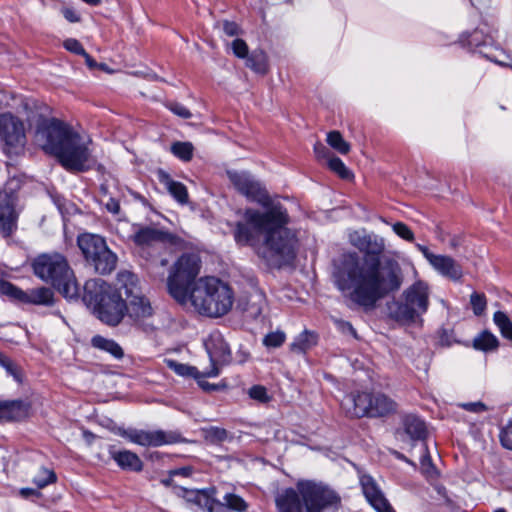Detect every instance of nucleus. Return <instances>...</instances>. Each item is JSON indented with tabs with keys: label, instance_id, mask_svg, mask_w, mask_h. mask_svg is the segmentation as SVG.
Segmentation results:
<instances>
[{
	"label": "nucleus",
	"instance_id": "f257e3e1",
	"mask_svg": "<svg viewBox=\"0 0 512 512\" xmlns=\"http://www.w3.org/2000/svg\"><path fill=\"white\" fill-rule=\"evenodd\" d=\"M349 242L364 256L348 252L334 260L333 283L344 297L365 309H372L380 299L401 287V267L393 258L381 259L386 245L384 238L377 234L353 231Z\"/></svg>",
	"mask_w": 512,
	"mask_h": 512
},
{
	"label": "nucleus",
	"instance_id": "f03ea898",
	"mask_svg": "<svg viewBox=\"0 0 512 512\" xmlns=\"http://www.w3.org/2000/svg\"><path fill=\"white\" fill-rule=\"evenodd\" d=\"M233 187L246 198L266 208L264 212L247 209L244 222H239L234 231L239 245L251 246L257 255L272 265L281 266L295 257V235L286 226L289 223L287 210L271 201L266 189L249 172L227 170Z\"/></svg>",
	"mask_w": 512,
	"mask_h": 512
},
{
	"label": "nucleus",
	"instance_id": "7ed1b4c3",
	"mask_svg": "<svg viewBox=\"0 0 512 512\" xmlns=\"http://www.w3.org/2000/svg\"><path fill=\"white\" fill-rule=\"evenodd\" d=\"M35 141L68 170L84 171L90 167L91 139L80 135L60 120L50 119L40 123L35 133Z\"/></svg>",
	"mask_w": 512,
	"mask_h": 512
},
{
	"label": "nucleus",
	"instance_id": "20e7f679",
	"mask_svg": "<svg viewBox=\"0 0 512 512\" xmlns=\"http://www.w3.org/2000/svg\"><path fill=\"white\" fill-rule=\"evenodd\" d=\"M339 504L340 497L334 490L313 481H299L297 491L288 488L276 497L279 512H322Z\"/></svg>",
	"mask_w": 512,
	"mask_h": 512
},
{
	"label": "nucleus",
	"instance_id": "39448f33",
	"mask_svg": "<svg viewBox=\"0 0 512 512\" xmlns=\"http://www.w3.org/2000/svg\"><path fill=\"white\" fill-rule=\"evenodd\" d=\"M234 302L232 289L215 277H201L187 295L186 305L190 304L200 315L218 318L227 314Z\"/></svg>",
	"mask_w": 512,
	"mask_h": 512
},
{
	"label": "nucleus",
	"instance_id": "423d86ee",
	"mask_svg": "<svg viewBox=\"0 0 512 512\" xmlns=\"http://www.w3.org/2000/svg\"><path fill=\"white\" fill-rule=\"evenodd\" d=\"M124 290L113 288L101 279L88 280L84 285L83 299L94 307L97 317L107 325H118L126 311Z\"/></svg>",
	"mask_w": 512,
	"mask_h": 512
},
{
	"label": "nucleus",
	"instance_id": "0eeeda50",
	"mask_svg": "<svg viewBox=\"0 0 512 512\" xmlns=\"http://www.w3.org/2000/svg\"><path fill=\"white\" fill-rule=\"evenodd\" d=\"M32 267L37 277L50 282L65 298L72 300L79 297V286L62 254H41L33 260Z\"/></svg>",
	"mask_w": 512,
	"mask_h": 512
},
{
	"label": "nucleus",
	"instance_id": "6e6552de",
	"mask_svg": "<svg viewBox=\"0 0 512 512\" xmlns=\"http://www.w3.org/2000/svg\"><path fill=\"white\" fill-rule=\"evenodd\" d=\"M429 295L427 283L416 281L389 306L390 316L403 325L422 324V317L429 307Z\"/></svg>",
	"mask_w": 512,
	"mask_h": 512
},
{
	"label": "nucleus",
	"instance_id": "1a4fd4ad",
	"mask_svg": "<svg viewBox=\"0 0 512 512\" xmlns=\"http://www.w3.org/2000/svg\"><path fill=\"white\" fill-rule=\"evenodd\" d=\"M201 261L195 253L182 254L170 269L167 287L170 295L181 305H186L187 295L197 281Z\"/></svg>",
	"mask_w": 512,
	"mask_h": 512
},
{
	"label": "nucleus",
	"instance_id": "9d476101",
	"mask_svg": "<svg viewBox=\"0 0 512 512\" xmlns=\"http://www.w3.org/2000/svg\"><path fill=\"white\" fill-rule=\"evenodd\" d=\"M77 243L86 261L96 272L108 274L115 269L117 256L108 248L102 237L84 233L78 237Z\"/></svg>",
	"mask_w": 512,
	"mask_h": 512
},
{
	"label": "nucleus",
	"instance_id": "9b49d317",
	"mask_svg": "<svg viewBox=\"0 0 512 512\" xmlns=\"http://www.w3.org/2000/svg\"><path fill=\"white\" fill-rule=\"evenodd\" d=\"M117 285L124 290L126 297V311L135 320L150 317L153 313L151 303L142 294L138 285V278L129 271H122L117 275Z\"/></svg>",
	"mask_w": 512,
	"mask_h": 512
},
{
	"label": "nucleus",
	"instance_id": "f8f14e48",
	"mask_svg": "<svg viewBox=\"0 0 512 512\" xmlns=\"http://www.w3.org/2000/svg\"><path fill=\"white\" fill-rule=\"evenodd\" d=\"M0 141L6 153H18L26 144L23 121L11 112L0 113Z\"/></svg>",
	"mask_w": 512,
	"mask_h": 512
},
{
	"label": "nucleus",
	"instance_id": "ddd939ff",
	"mask_svg": "<svg viewBox=\"0 0 512 512\" xmlns=\"http://www.w3.org/2000/svg\"><path fill=\"white\" fill-rule=\"evenodd\" d=\"M116 434L127 439L129 442L140 446L158 447L173 444L179 441V435L174 432L163 430H142L118 428Z\"/></svg>",
	"mask_w": 512,
	"mask_h": 512
},
{
	"label": "nucleus",
	"instance_id": "4468645a",
	"mask_svg": "<svg viewBox=\"0 0 512 512\" xmlns=\"http://www.w3.org/2000/svg\"><path fill=\"white\" fill-rule=\"evenodd\" d=\"M204 346L211 362V368L205 371L208 377H217L220 366L230 360V347L219 331H212L205 339Z\"/></svg>",
	"mask_w": 512,
	"mask_h": 512
},
{
	"label": "nucleus",
	"instance_id": "2eb2a0df",
	"mask_svg": "<svg viewBox=\"0 0 512 512\" xmlns=\"http://www.w3.org/2000/svg\"><path fill=\"white\" fill-rule=\"evenodd\" d=\"M16 206L15 195L5 191L0 193V235L4 238L12 236L18 228L19 211Z\"/></svg>",
	"mask_w": 512,
	"mask_h": 512
},
{
	"label": "nucleus",
	"instance_id": "dca6fc26",
	"mask_svg": "<svg viewBox=\"0 0 512 512\" xmlns=\"http://www.w3.org/2000/svg\"><path fill=\"white\" fill-rule=\"evenodd\" d=\"M360 485L365 498L377 512H395L370 475H362Z\"/></svg>",
	"mask_w": 512,
	"mask_h": 512
},
{
	"label": "nucleus",
	"instance_id": "f3484780",
	"mask_svg": "<svg viewBox=\"0 0 512 512\" xmlns=\"http://www.w3.org/2000/svg\"><path fill=\"white\" fill-rule=\"evenodd\" d=\"M373 396L371 393H357L347 395L342 405L347 413L353 417L370 416Z\"/></svg>",
	"mask_w": 512,
	"mask_h": 512
},
{
	"label": "nucleus",
	"instance_id": "a211bd4d",
	"mask_svg": "<svg viewBox=\"0 0 512 512\" xmlns=\"http://www.w3.org/2000/svg\"><path fill=\"white\" fill-rule=\"evenodd\" d=\"M403 426V432L398 433L401 441L409 440L411 442L421 441L422 444L425 443L427 429L424 421L414 415H408L404 418Z\"/></svg>",
	"mask_w": 512,
	"mask_h": 512
},
{
	"label": "nucleus",
	"instance_id": "6ab92c4d",
	"mask_svg": "<svg viewBox=\"0 0 512 512\" xmlns=\"http://www.w3.org/2000/svg\"><path fill=\"white\" fill-rule=\"evenodd\" d=\"M30 405L21 400L0 401V421H19L29 414Z\"/></svg>",
	"mask_w": 512,
	"mask_h": 512
},
{
	"label": "nucleus",
	"instance_id": "aec40b11",
	"mask_svg": "<svg viewBox=\"0 0 512 512\" xmlns=\"http://www.w3.org/2000/svg\"><path fill=\"white\" fill-rule=\"evenodd\" d=\"M429 258L430 264L441 275L455 281L462 277L461 267L453 258L445 255H431Z\"/></svg>",
	"mask_w": 512,
	"mask_h": 512
},
{
	"label": "nucleus",
	"instance_id": "412c9836",
	"mask_svg": "<svg viewBox=\"0 0 512 512\" xmlns=\"http://www.w3.org/2000/svg\"><path fill=\"white\" fill-rule=\"evenodd\" d=\"M109 454L117 465L124 470L139 472L143 469V462L134 452L129 450L116 451L111 447Z\"/></svg>",
	"mask_w": 512,
	"mask_h": 512
},
{
	"label": "nucleus",
	"instance_id": "4be33fe9",
	"mask_svg": "<svg viewBox=\"0 0 512 512\" xmlns=\"http://www.w3.org/2000/svg\"><path fill=\"white\" fill-rule=\"evenodd\" d=\"M133 240L138 246H151L159 242L169 240V234L153 227H142L133 235Z\"/></svg>",
	"mask_w": 512,
	"mask_h": 512
},
{
	"label": "nucleus",
	"instance_id": "5701e85b",
	"mask_svg": "<svg viewBox=\"0 0 512 512\" xmlns=\"http://www.w3.org/2000/svg\"><path fill=\"white\" fill-rule=\"evenodd\" d=\"M371 417L384 416L396 410V403L382 393L372 394Z\"/></svg>",
	"mask_w": 512,
	"mask_h": 512
},
{
	"label": "nucleus",
	"instance_id": "b1692460",
	"mask_svg": "<svg viewBox=\"0 0 512 512\" xmlns=\"http://www.w3.org/2000/svg\"><path fill=\"white\" fill-rule=\"evenodd\" d=\"M54 302V293L48 287H38L27 290L26 302L34 305H52Z\"/></svg>",
	"mask_w": 512,
	"mask_h": 512
},
{
	"label": "nucleus",
	"instance_id": "393cba45",
	"mask_svg": "<svg viewBox=\"0 0 512 512\" xmlns=\"http://www.w3.org/2000/svg\"><path fill=\"white\" fill-rule=\"evenodd\" d=\"M317 343V336L307 330L300 333L290 344L291 351L295 353H305Z\"/></svg>",
	"mask_w": 512,
	"mask_h": 512
},
{
	"label": "nucleus",
	"instance_id": "a878e982",
	"mask_svg": "<svg viewBox=\"0 0 512 512\" xmlns=\"http://www.w3.org/2000/svg\"><path fill=\"white\" fill-rule=\"evenodd\" d=\"M246 59V66L256 73L264 74L267 71V57L264 51L254 50Z\"/></svg>",
	"mask_w": 512,
	"mask_h": 512
},
{
	"label": "nucleus",
	"instance_id": "bb28decb",
	"mask_svg": "<svg viewBox=\"0 0 512 512\" xmlns=\"http://www.w3.org/2000/svg\"><path fill=\"white\" fill-rule=\"evenodd\" d=\"M92 345L95 348H98L100 350H104L108 353H110L112 356H114L117 359H120L123 357V350L120 347L118 343H116L113 340L106 339L102 336H94L92 338Z\"/></svg>",
	"mask_w": 512,
	"mask_h": 512
},
{
	"label": "nucleus",
	"instance_id": "cd10ccee",
	"mask_svg": "<svg viewBox=\"0 0 512 512\" xmlns=\"http://www.w3.org/2000/svg\"><path fill=\"white\" fill-rule=\"evenodd\" d=\"M473 347L477 350L491 351L498 347V339L492 333L484 331L474 338Z\"/></svg>",
	"mask_w": 512,
	"mask_h": 512
},
{
	"label": "nucleus",
	"instance_id": "c85d7f7f",
	"mask_svg": "<svg viewBox=\"0 0 512 512\" xmlns=\"http://www.w3.org/2000/svg\"><path fill=\"white\" fill-rule=\"evenodd\" d=\"M326 141L329 146L343 155L349 153L351 149L350 144L342 137L339 131L329 132Z\"/></svg>",
	"mask_w": 512,
	"mask_h": 512
},
{
	"label": "nucleus",
	"instance_id": "c756f323",
	"mask_svg": "<svg viewBox=\"0 0 512 512\" xmlns=\"http://www.w3.org/2000/svg\"><path fill=\"white\" fill-rule=\"evenodd\" d=\"M493 321L499 328L503 337L512 342V322L509 317L502 311L494 313Z\"/></svg>",
	"mask_w": 512,
	"mask_h": 512
},
{
	"label": "nucleus",
	"instance_id": "7c9ffc66",
	"mask_svg": "<svg viewBox=\"0 0 512 512\" xmlns=\"http://www.w3.org/2000/svg\"><path fill=\"white\" fill-rule=\"evenodd\" d=\"M493 321L499 328L503 337L512 342V322L509 317L502 311L494 313Z\"/></svg>",
	"mask_w": 512,
	"mask_h": 512
},
{
	"label": "nucleus",
	"instance_id": "2f4dec72",
	"mask_svg": "<svg viewBox=\"0 0 512 512\" xmlns=\"http://www.w3.org/2000/svg\"><path fill=\"white\" fill-rule=\"evenodd\" d=\"M0 294L6 295L22 303L26 302L27 291H23L8 281H0Z\"/></svg>",
	"mask_w": 512,
	"mask_h": 512
},
{
	"label": "nucleus",
	"instance_id": "473e14b6",
	"mask_svg": "<svg viewBox=\"0 0 512 512\" xmlns=\"http://www.w3.org/2000/svg\"><path fill=\"white\" fill-rule=\"evenodd\" d=\"M167 365L171 370H173L179 376L192 377L194 379L199 376V371L194 366L179 363L174 360H168Z\"/></svg>",
	"mask_w": 512,
	"mask_h": 512
},
{
	"label": "nucleus",
	"instance_id": "72a5a7b5",
	"mask_svg": "<svg viewBox=\"0 0 512 512\" xmlns=\"http://www.w3.org/2000/svg\"><path fill=\"white\" fill-rule=\"evenodd\" d=\"M327 166L331 171L336 173L340 178L350 180L353 178V173L345 166L344 162L338 157H330Z\"/></svg>",
	"mask_w": 512,
	"mask_h": 512
},
{
	"label": "nucleus",
	"instance_id": "f704fd0d",
	"mask_svg": "<svg viewBox=\"0 0 512 512\" xmlns=\"http://www.w3.org/2000/svg\"><path fill=\"white\" fill-rule=\"evenodd\" d=\"M167 189L170 192V194L181 204H186L188 202V192L187 188L184 184L174 181V180H168L167 183Z\"/></svg>",
	"mask_w": 512,
	"mask_h": 512
},
{
	"label": "nucleus",
	"instance_id": "c9c22d12",
	"mask_svg": "<svg viewBox=\"0 0 512 512\" xmlns=\"http://www.w3.org/2000/svg\"><path fill=\"white\" fill-rule=\"evenodd\" d=\"M193 149V145L190 142H175L171 146V152L183 161L192 159Z\"/></svg>",
	"mask_w": 512,
	"mask_h": 512
},
{
	"label": "nucleus",
	"instance_id": "e433bc0d",
	"mask_svg": "<svg viewBox=\"0 0 512 512\" xmlns=\"http://www.w3.org/2000/svg\"><path fill=\"white\" fill-rule=\"evenodd\" d=\"M470 305L474 315L481 316L487 307V299L484 293L473 292L470 295Z\"/></svg>",
	"mask_w": 512,
	"mask_h": 512
},
{
	"label": "nucleus",
	"instance_id": "4c0bfd02",
	"mask_svg": "<svg viewBox=\"0 0 512 512\" xmlns=\"http://www.w3.org/2000/svg\"><path fill=\"white\" fill-rule=\"evenodd\" d=\"M224 505L237 512H245L248 508V504L245 500L233 493H227L224 496Z\"/></svg>",
	"mask_w": 512,
	"mask_h": 512
},
{
	"label": "nucleus",
	"instance_id": "58836bf2",
	"mask_svg": "<svg viewBox=\"0 0 512 512\" xmlns=\"http://www.w3.org/2000/svg\"><path fill=\"white\" fill-rule=\"evenodd\" d=\"M204 437L211 443H220L227 439L228 432L224 428L209 427L204 430Z\"/></svg>",
	"mask_w": 512,
	"mask_h": 512
},
{
	"label": "nucleus",
	"instance_id": "ea45409f",
	"mask_svg": "<svg viewBox=\"0 0 512 512\" xmlns=\"http://www.w3.org/2000/svg\"><path fill=\"white\" fill-rule=\"evenodd\" d=\"M55 480V473L46 468H41L37 475L33 478V482L38 488H44L48 484L55 482Z\"/></svg>",
	"mask_w": 512,
	"mask_h": 512
},
{
	"label": "nucleus",
	"instance_id": "a19ab883",
	"mask_svg": "<svg viewBox=\"0 0 512 512\" xmlns=\"http://www.w3.org/2000/svg\"><path fill=\"white\" fill-rule=\"evenodd\" d=\"M286 340V335L283 331L277 330L268 333L264 339L263 344L268 348L280 347Z\"/></svg>",
	"mask_w": 512,
	"mask_h": 512
},
{
	"label": "nucleus",
	"instance_id": "79ce46f5",
	"mask_svg": "<svg viewBox=\"0 0 512 512\" xmlns=\"http://www.w3.org/2000/svg\"><path fill=\"white\" fill-rule=\"evenodd\" d=\"M422 448H423L424 454L421 458V470L425 475H427L429 477H433L436 473V470L432 464L430 455L427 453L426 443L422 444Z\"/></svg>",
	"mask_w": 512,
	"mask_h": 512
},
{
	"label": "nucleus",
	"instance_id": "37998d69",
	"mask_svg": "<svg viewBox=\"0 0 512 512\" xmlns=\"http://www.w3.org/2000/svg\"><path fill=\"white\" fill-rule=\"evenodd\" d=\"M393 231L402 239L412 242L414 241V233L403 222H396L392 225Z\"/></svg>",
	"mask_w": 512,
	"mask_h": 512
},
{
	"label": "nucleus",
	"instance_id": "c03bdc74",
	"mask_svg": "<svg viewBox=\"0 0 512 512\" xmlns=\"http://www.w3.org/2000/svg\"><path fill=\"white\" fill-rule=\"evenodd\" d=\"M499 439L505 449L512 450V420L501 429Z\"/></svg>",
	"mask_w": 512,
	"mask_h": 512
},
{
	"label": "nucleus",
	"instance_id": "a18cd8bd",
	"mask_svg": "<svg viewBox=\"0 0 512 512\" xmlns=\"http://www.w3.org/2000/svg\"><path fill=\"white\" fill-rule=\"evenodd\" d=\"M231 48L234 55L238 58H246L249 54L248 45L242 39L236 38L233 40L231 43Z\"/></svg>",
	"mask_w": 512,
	"mask_h": 512
},
{
	"label": "nucleus",
	"instance_id": "49530a36",
	"mask_svg": "<svg viewBox=\"0 0 512 512\" xmlns=\"http://www.w3.org/2000/svg\"><path fill=\"white\" fill-rule=\"evenodd\" d=\"M248 394L252 399L257 400L262 403L268 402L270 399L266 388L261 385H255V386L251 387L248 391Z\"/></svg>",
	"mask_w": 512,
	"mask_h": 512
},
{
	"label": "nucleus",
	"instance_id": "de8ad7c7",
	"mask_svg": "<svg viewBox=\"0 0 512 512\" xmlns=\"http://www.w3.org/2000/svg\"><path fill=\"white\" fill-rule=\"evenodd\" d=\"M167 107L171 112L183 119H189L192 117V113L189 111V109H187L181 103L171 102L167 105Z\"/></svg>",
	"mask_w": 512,
	"mask_h": 512
},
{
	"label": "nucleus",
	"instance_id": "09e8293b",
	"mask_svg": "<svg viewBox=\"0 0 512 512\" xmlns=\"http://www.w3.org/2000/svg\"><path fill=\"white\" fill-rule=\"evenodd\" d=\"M63 46L66 50L78 54L83 55L85 54V49L83 48L82 44L75 38H68L64 41Z\"/></svg>",
	"mask_w": 512,
	"mask_h": 512
},
{
	"label": "nucleus",
	"instance_id": "8fccbe9b",
	"mask_svg": "<svg viewBox=\"0 0 512 512\" xmlns=\"http://www.w3.org/2000/svg\"><path fill=\"white\" fill-rule=\"evenodd\" d=\"M1 366L6 370L8 375L14 378V380L21 382V373L17 366L9 358L6 357Z\"/></svg>",
	"mask_w": 512,
	"mask_h": 512
},
{
	"label": "nucleus",
	"instance_id": "3c124183",
	"mask_svg": "<svg viewBox=\"0 0 512 512\" xmlns=\"http://www.w3.org/2000/svg\"><path fill=\"white\" fill-rule=\"evenodd\" d=\"M222 29L227 36L233 37L240 34L241 30L237 23L230 21H223L221 23Z\"/></svg>",
	"mask_w": 512,
	"mask_h": 512
},
{
	"label": "nucleus",
	"instance_id": "603ef678",
	"mask_svg": "<svg viewBox=\"0 0 512 512\" xmlns=\"http://www.w3.org/2000/svg\"><path fill=\"white\" fill-rule=\"evenodd\" d=\"M208 377L205 375L204 372H199V376L195 378L198 385L204 390V391H213L219 389V385L217 384H210L209 382L205 381L204 378Z\"/></svg>",
	"mask_w": 512,
	"mask_h": 512
},
{
	"label": "nucleus",
	"instance_id": "864d4df0",
	"mask_svg": "<svg viewBox=\"0 0 512 512\" xmlns=\"http://www.w3.org/2000/svg\"><path fill=\"white\" fill-rule=\"evenodd\" d=\"M61 12L64 18L70 23H77L81 19L78 12L71 7H64L62 8Z\"/></svg>",
	"mask_w": 512,
	"mask_h": 512
},
{
	"label": "nucleus",
	"instance_id": "5fc2aeb1",
	"mask_svg": "<svg viewBox=\"0 0 512 512\" xmlns=\"http://www.w3.org/2000/svg\"><path fill=\"white\" fill-rule=\"evenodd\" d=\"M314 153L317 159H326L329 160L330 157H333L328 150L322 143L318 142L314 145Z\"/></svg>",
	"mask_w": 512,
	"mask_h": 512
},
{
	"label": "nucleus",
	"instance_id": "6e6d98bb",
	"mask_svg": "<svg viewBox=\"0 0 512 512\" xmlns=\"http://www.w3.org/2000/svg\"><path fill=\"white\" fill-rule=\"evenodd\" d=\"M465 410L475 413H480L487 410V407L482 402H469L461 405Z\"/></svg>",
	"mask_w": 512,
	"mask_h": 512
},
{
	"label": "nucleus",
	"instance_id": "4d7b16f0",
	"mask_svg": "<svg viewBox=\"0 0 512 512\" xmlns=\"http://www.w3.org/2000/svg\"><path fill=\"white\" fill-rule=\"evenodd\" d=\"M105 205H106L107 210L113 214H118L120 211V204L114 198H110Z\"/></svg>",
	"mask_w": 512,
	"mask_h": 512
},
{
	"label": "nucleus",
	"instance_id": "13d9d810",
	"mask_svg": "<svg viewBox=\"0 0 512 512\" xmlns=\"http://www.w3.org/2000/svg\"><path fill=\"white\" fill-rule=\"evenodd\" d=\"M192 473V469L190 467H182L179 469H175L171 472V475H181L184 477L190 476Z\"/></svg>",
	"mask_w": 512,
	"mask_h": 512
},
{
	"label": "nucleus",
	"instance_id": "bf43d9fd",
	"mask_svg": "<svg viewBox=\"0 0 512 512\" xmlns=\"http://www.w3.org/2000/svg\"><path fill=\"white\" fill-rule=\"evenodd\" d=\"M82 56L85 58V62L89 68H97L98 63L88 53L85 52Z\"/></svg>",
	"mask_w": 512,
	"mask_h": 512
},
{
	"label": "nucleus",
	"instance_id": "052dcab7",
	"mask_svg": "<svg viewBox=\"0 0 512 512\" xmlns=\"http://www.w3.org/2000/svg\"><path fill=\"white\" fill-rule=\"evenodd\" d=\"M20 493L24 497H28L31 495H38V492L32 488H23V489H21Z\"/></svg>",
	"mask_w": 512,
	"mask_h": 512
},
{
	"label": "nucleus",
	"instance_id": "680f3d73",
	"mask_svg": "<svg viewBox=\"0 0 512 512\" xmlns=\"http://www.w3.org/2000/svg\"><path fill=\"white\" fill-rule=\"evenodd\" d=\"M418 249L423 253V255L425 256V258L428 260V262L430 263V256L431 255H434L433 253L429 252V250L425 247V246H422L420 244L417 245Z\"/></svg>",
	"mask_w": 512,
	"mask_h": 512
},
{
	"label": "nucleus",
	"instance_id": "e2e57ef3",
	"mask_svg": "<svg viewBox=\"0 0 512 512\" xmlns=\"http://www.w3.org/2000/svg\"><path fill=\"white\" fill-rule=\"evenodd\" d=\"M97 68L102 69V70H107L106 65H105V64H103V63L98 64Z\"/></svg>",
	"mask_w": 512,
	"mask_h": 512
},
{
	"label": "nucleus",
	"instance_id": "0e129e2a",
	"mask_svg": "<svg viewBox=\"0 0 512 512\" xmlns=\"http://www.w3.org/2000/svg\"><path fill=\"white\" fill-rule=\"evenodd\" d=\"M398 458L400 459H405V457L403 455H400V454H397Z\"/></svg>",
	"mask_w": 512,
	"mask_h": 512
},
{
	"label": "nucleus",
	"instance_id": "69168bd1",
	"mask_svg": "<svg viewBox=\"0 0 512 512\" xmlns=\"http://www.w3.org/2000/svg\"><path fill=\"white\" fill-rule=\"evenodd\" d=\"M495 512H506L504 509H498Z\"/></svg>",
	"mask_w": 512,
	"mask_h": 512
},
{
	"label": "nucleus",
	"instance_id": "338daca9",
	"mask_svg": "<svg viewBox=\"0 0 512 512\" xmlns=\"http://www.w3.org/2000/svg\"><path fill=\"white\" fill-rule=\"evenodd\" d=\"M0 193H4V191H0Z\"/></svg>",
	"mask_w": 512,
	"mask_h": 512
}]
</instances>
